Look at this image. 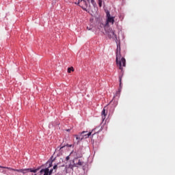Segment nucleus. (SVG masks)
<instances>
[{
  "label": "nucleus",
  "mask_w": 175,
  "mask_h": 175,
  "mask_svg": "<svg viewBox=\"0 0 175 175\" xmlns=\"http://www.w3.org/2000/svg\"><path fill=\"white\" fill-rule=\"evenodd\" d=\"M126 62L125 58L121 57V48H118L116 50V64L120 70H122V66H126Z\"/></svg>",
  "instance_id": "f257e3e1"
},
{
  "label": "nucleus",
  "mask_w": 175,
  "mask_h": 175,
  "mask_svg": "<svg viewBox=\"0 0 175 175\" xmlns=\"http://www.w3.org/2000/svg\"><path fill=\"white\" fill-rule=\"evenodd\" d=\"M106 13V23L105 24H102L103 27H104L105 28H106V27H109V24H111V25H113L115 23V16H111V15L110 14V12H109V10H107L105 12Z\"/></svg>",
  "instance_id": "f03ea898"
},
{
  "label": "nucleus",
  "mask_w": 175,
  "mask_h": 175,
  "mask_svg": "<svg viewBox=\"0 0 175 175\" xmlns=\"http://www.w3.org/2000/svg\"><path fill=\"white\" fill-rule=\"evenodd\" d=\"M39 170V168L32 170L31 168H26V169H21V170H13V172H18L19 173H23V174H25L27 173H36Z\"/></svg>",
  "instance_id": "7ed1b4c3"
},
{
  "label": "nucleus",
  "mask_w": 175,
  "mask_h": 175,
  "mask_svg": "<svg viewBox=\"0 0 175 175\" xmlns=\"http://www.w3.org/2000/svg\"><path fill=\"white\" fill-rule=\"evenodd\" d=\"M73 162L75 163V167H80V166L84 167V166H85V162H84L83 159H79V157H75L73 159Z\"/></svg>",
  "instance_id": "20e7f679"
},
{
  "label": "nucleus",
  "mask_w": 175,
  "mask_h": 175,
  "mask_svg": "<svg viewBox=\"0 0 175 175\" xmlns=\"http://www.w3.org/2000/svg\"><path fill=\"white\" fill-rule=\"evenodd\" d=\"M106 33L109 38V39H113V40H117V35H116V33L113 31V29H109L108 31H106Z\"/></svg>",
  "instance_id": "39448f33"
},
{
  "label": "nucleus",
  "mask_w": 175,
  "mask_h": 175,
  "mask_svg": "<svg viewBox=\"0 0 175 175\" xmlns=\"http://www.w3.org/2000/svg\"><path fill=\"white\" fill-rule=\"evenodd\" d=\"M77 5H79L83 10H87L88 4L85 0H78L77 3H75Z\"/></svg>",
  "instance_id": "423d86ee"
},
{
  "label": "nucleus",
  "mask_w": 175,
  "mask_h": 175,
  "mask_svg": "<svg viewBox=\"0 0 175 175\" xmlns=\"http://www.w3.org/2000/svg\"><path fill=\"white\" fill-rule=\"evenodd\" d=\"M107 107H105L101 112L102 120L105 121L106 120V116H107Z\"/></svg>",
  "instance_id": "0eeeda50"
},
{
  "label": "nucleus",
  "mask_w": 175,
  "mask_h": 175,
  "mask_svg": "<svg viewBox=\"0 0 175 175\" xmlns=\"http://www.w3.org/2000/svg\"><path fill=\"white\" fill-rule=\"evenodd\" d=\"M40 174H43V173H44V175H49V167L42 169L40 171Z\"/></svg>",
  "instance_id": "6e6552de"
},
{
  "label": "nucleus",
  "mask_w": 175,
  "mask_h": 175,
  "mask_svg": "<svg viewBox=\"0 0 175 175\" xmlns=\"http://www.w3.org/2000/svg\"><path fill=\"white\" fill-rule=\"evenodd\" d=\"M84 133H88V131H83L78 135L81 140H83L85 139L84 137L85 135H83Z\"/></svg>",
  "instance_id": "1a4fd4ad"
},
{
  "label": "nucleus",
  "mask_w": 175,
  "mask_h": 175,
  "mask_svg": "<svg viewBox=\"0 0 175 175\" xmlns=\"http://www.w3.org/2000/svg\"><path fill=\"white\" fill-rule=\"evenodd\" d=\"M65 167L66 170H68V169H72V170H73V167H76V165H75V163L73 162V164L66 165Z\"/></svg>",
  "instance_id": "9d476101"
},
{
  "label": "nucleus",
  "mask_w": 175,
  "mask_h": 175,
  "mask_svg": "<svg viewBox=\"0 0 175 175\" xmlns=\"http://www.w3.org/2000/svg\"><path fill=\"white\" fill-rule=\"evenodd\" d=\"M94 131H95V129L92 130V131H90L88 133H84L83 136H85L84 137L85 139H87V138H88L89 136H91V135H92V132H94Z\"/></svg>",
  "instance_id": "9b49d317"
},
{
  "label": "nucleus",
  "mask_w": 175,
  "mask_h": 175,
  "mask_svg": "<svg viewBox=\"0 0 175 175\" xmlns=\"http://www.w3.org/2000/svg\"><path fill=\"white\" fill-rule=\"evenodd\" d=\"M74 137H76L77 144H79L80 142H81V139L79 138V135H75Z\"/></svg>",
  "instance_id": "f8f14e48"
},
{
  "label": "nucleus",
  "mask_w": 175,
  "mask_h": 175,
  "mask_svg": "<svg viewBox=\"0 0 175 175\" xmlns=\"http://www.w3.org/2000/svg\"><path fill=\"white\" fill-rule=\"evenodd\" d=\"M0 167H2L3 169H8V170H14V169L12 168V167H2L0 166Z\"/></svg>",
  "instance_id": "ddd939ff"
},
{
  "label": "nucleus",
  "mask_w": 175,
  "mask_h": 175,
  "mask_svg": "<svg viewBox=\"0 0 175 175\" xmlns=\"http://www.w3.org/2000/svg\"><path fill=\"white\" fill-rule=\"evenodd\" d=\"M73 70H75V69H73V67L68 68V73H70L71 72H73Z\"/></svg>",
  "instance_id": "4468645a"
},
{
  "label": "nucleus",
  "mask_w": 175,
  "mask_h": 175,
  "mask_svg": "<svg viewBox=\"0 0 175 175\" xmlns=\"http://www.w3.org/2000/svg\"><path fill=\"white\" fill-rule=\"evenodd\" d=\"M122 77H119V81H120V88H121V84H122Z\"/></svg>",
  "instance_id": "2eb2a0df"
},
{
  "label": "nucleus",
  "mask_w": 175,
  "mask_h": 175,
  "mask_svg": "<svg viewBox=\"0 0 175 175\" xmlns=\"http://www.w3.org/2000/svg\"><path fill=\"white\" fill-rule=\"evenodd\" d=\"M53 170H54V169L49 170V175L53 174Z\"/></svg>",
  "instance_id": "dca6fc26"
},
{
  "label": "nucleus",
  "mask_w": 175,
  "mask_h": 175,
  "mask_svg": "<svg viewBox=\"0 0 175 175\" xmlns=\"http://www.w3.org/2000/svg\"><path fill=\"white\" fill-rule=\"evenodd\" d=\"M98 5L100 8H102V0H98Z\"/></svg>",
  "instance_id": "f3484780"
},
{
  "label": "nucleus",
  "mask_w": 175,
  "mask_h": 175,
  "mask_svg": "<svg viewBox=\"0 0 175 175\" xmlns=\"http://www.w3.org/2000/svg\"><path fill=\"white\" fill-rule=\"evenodd\" d=\"M87 29H88V31H91V29H92V26L88 27Z\"/></svg>",
  "instance_id": "a211bd4d"
},
{
  "label": "nucleus",
  "mask_w": 175,
  "mask_h": 175,
  "mask_svg": "<svg viewBox=\"0 0 175 175\" xmlns=\"http://www.w3.org/2000/svg\"><path fill=\"white\" fill-rule=\"evenodd\" d=\"M69 159H70V156H67V157H66V161H69Z\"/></svg>",
  "instance_id": "6ab92c4d"
},
{
  "label": "nucleus",
  "mask_w": 175,
  "mask_h": 175,
  "mask_svg": "<svg viewBox=\"0 0 175 175\" xmlns=\"http://www.w3.org/2000/svg\"><path fill=\"white\" fill-rule=\"evenodd\" d=\"M58 167V165H55L53 166V169L55 170V169H57Z\"/></svg>",
  "instance_id": "aec40b11"
},
{
  "label": "nucleus",
  "mask_w": 175,
  "mask_h": 175,
  "mask_svg": "<svg viewBox=\"0 0 175 175\" xmlns=\"http://www.w3.org/2000/svg\"><path fill=\"white\" fill-rule=\"evenodd\" d=\"M96 133H94L92 135V137H94V135H96Z\"/></svg>",
  "instance_id": "412c9836"
},
{
  "label": "nucleus",
  "mask_w": 175,
  "mask_h": 175,
  "mask_svg": "<svg viewBox=\"0 0 175 175\" xmlns=\"http://www.w3.org/2000/svg\"><path fill=\"white\" fill-rule=\"evenodd\" d=\"M72 145H67L68 147H72Z\"/></svg>",
  "instance_id": "4be33fe9"
},
{
  "label": "nucleus",
  "mask_w": 175,
  "mask_h": 175,
  "mask_svg": "<svg viewBox=\"0 0 175 175\" xmlns=\"http://www.w3.org/2000/svg\"><path fill=\"white\" fill-rule=\"evenodd\" d=\"M52 163L49 164V167H51Z\"/></svg>",
  "instance_id": "5701e85b"
},
{
  "label": "nucleus",
  "mask_w": 175,
  "mask_h": 175,
  "mask_svg": "<svg viewBox=\"0 0 175 175\" xmlns=\"http://www.w3.org/2000/svg\"><path fill=\"white\" fill-rule=\"evenodd\" d=\"M92 3H94V0H91Z\"/></svg>",
  "instance_id": "b1692460"
},
{
  "label": "nucleus",
  "mask_w": 175,
  "mask_h": 175,
  "mask_svg": "<svg viewBox=\"0 0 175 175\" xmlns=\"http://www.w3.org/2000/svg\"><path fill=\"white\" fill-rule=\"evenodd\" d=\"M66 131H67V132H69L70 131V129H67Z\"/></svg>",
  "instance_id": "393cba45"
},
{
  "label": "nucleus",
  "mask_w": 175,
  "mask_h": 175,
  "mask_svg": "<svg viewBox=\"0 0 175 175\" xmlns=\"http://www.w3.org/2000/svg\"><path fill=\"white\" fill-rule=\"evenodd\" d=\"M118 46H120V44H117V47H118L117 49H118Z\"/></svg>",
  "instance_id": "a878e982"
}]
</instances>
